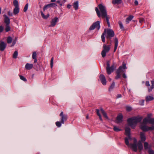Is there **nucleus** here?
Here are the masks:
<instances>
[{
    "label": "nucleus",
    "mask_w": 154,
    "mask_h": 154,
    "mask_svg": "<svg viewBox=\"0 0 154 154\" xmlns=\"http://www.w3.org/2000/svg\"><path fill=\"white\" fill-rule=\"evenodd\" d=\"M131 139H129V137H125V144L128 146H129L131 149L134 152H137V148L139 152H141L143 149V146L142 143L140 141H138L137 143V141L136 139H134L133 143L129 144V140H131Z\"/></svg>",
    "instance_id": "obj_1"
},
{
    "label": "nucleus",
    "mask_w": 154,
    "mask_h": 154,
    "mask_svg": "<svg viewBox=\"0 0 154 154\" xmlns=\"http://www.w3.org/2000/svg\"><path fill=\"white\" fill-rule=\"evenodd\" d=\"M106 35V38L108 41H110L111 38L113 37L115 35L114 31L110 29H105L103 33L101 36L102 41L103 42H105V35Z\"/></svg>",
    "instance_id": "obj_2"
},
{
    "label": "nucleus",
    "mask_w": 154,
    "mask_h": 154,
    "mask_svg": "<svg viewBox=\"0 0 154 154\" xmlns=\"http://www.w3.org/2000/svg\"><path fill=\"white\" fill-rule=\"evenodd\" d=\"M98 7L100 11L97 7H96L95 8L97 15L99 17H101L102 18H104L107 14L106 8L101 4L98 5Z\"/></svg>",
    "instance_id": "obj_3"
},
{
    "label": "nucleus",
    "mask_w": 154,
    "mask_h": 154,
    "mask_svg": "<svg viewBox=\"0 0 154 154\" xmlns=\"http://www.w3.org/2000/svg\"><path fill=\"white\" fill-rule=\"evenodd\" d=\"M142 119V118L138 116L133 117L129 118L127 120L128 125L134 129L137 123L140 122Z\"/></svg>",
    "instance_id": "obj_4"
},
{
    "label": "nucleus",
    "mask_w": 154,
    "mask_h": 154,
    "mask_svg": "<svg viewBox=\"0 0 154 154\" xmlns=\"http://www.w3.org/2000/svg\"><path fill=\"white\" fill-rule=\"evenodd\" d=\"M103 49L101 52V55L103 57H104L106 56V54L108 53L110 49L109 45H107L104 44L103 46Z\"/></svg>",
    "instance_id": "obj_5"
},
{
    "label": "nucleus",
    "mask_w": 154,
    "mask_h": 154,
    "mask_svg": "<svg viewBox=\"0 0 154 154\" xmlns=\"http://www.w3.org/2000/svg\"><path fill=\"white\" fill-rule=\"evenodd\" d=\"M100 22L97 21L96 22L94 23L89 28L90 30H93L96 28L97 30L99 29L100 28Z\"/></svg>",
    "instance_id": "obj_6"
},
{
    "label": "nucleus",
    "mask_w": 154,
    "mask_h": 154,
    "mask_svg": "<svg viewBox=\"0 0 154 154\" xmlns=\"http://www.w3.org/2000/svg\"><path fill=\"white\" fill-rule=\"evenodd\" d=\"M60 116V121L62 124H64V122L66 121L67 119V115L63 114V112H62Z\"/></svg>",
    "instance_id": "obj_7"
},
{
    "label": "nucleus",
    "mask_w": 154,
    "mask_h": 154,
    "mask_svg": "<svg viewBox=\"0 0 154 154\" xmlns=\"http://www.w3.org/2000/svg\"><path fill=\"white\" fill-rule=\"evenodd\" d=\"M58 18L56 17L52 19L51 22V24L49 26V27H54L56 25V23L58 22Z\"/></svg>",
    "instance_id": "obj_8"
},
{
    "label": "nucleus",
    "mask_w": 154,
    "mask_h": 154,
    "mask_svg": "<svg viewBox=\"0 0 154 154\" xmlns=\"http://www.w3.org/2000/svg\"><path fill=\"white\" fill-rule=\"evenodd\" d=\"M114 69L115 68L114 65H112L111 66L106 67V69L108 74H110L111 72H113Z\"/></svg>",
    "instance_id": "obj_9"
},
{
    "label": "nucleus",
    "mask_w": 154,
    "mask_h": 154,
    "mask_svg": "<svg viewBox=\"0 0 154 154\" xmlns=\"http://www.w3.org/2000/svg\"><path fill=\"white\" fill-rule=\"evenodd\" d=\"M99 78L102 84L103 85H106V82L105 76L103 75H101L100 76Z\"/></svg>",
    "instance_id": "obj_10"
},
{
    "label": "nucleus",
    "mask_w": 154,
    "mask_h": 154,
    "mask_svg": "<svg viewBox=\"0 0 154 154\" xmlns=\"http://www.w3.org/2000/svg\"><path fill=\"white\" fill-rule=\"evenodd\" d=\"M125 134L127 135L129 139H131V137L130 136L131 129L129 127H125Z\"/></svg>",
    "instance_id": "obj_11"
},
{
    "label": "nucleus",
    "mask_w": 154,
    "mask_h": 154,
    "mask_svg": "<svg viewBox=\"0 0 154 154\" xmlns=\"http://www.w3.org/2000/svg\"><path fill=\"white\" fill-rule=\"evenodd\" d=\"M6 44L4 42H1L0 43V50L2 51H4L6 48Z\"/></svg>",
    "instance_id": "obj_12"
},
{
    "label": "nucleus",
    "mask_w": 154,
    "mask_h": 154,
    "mask_svg": "<svg viewBox=\"0 0 154 154\" xmlns=\"http://www.w3.org/2000/svg\"><path fill=\"white\" fill-rule=\"evenodd\" d=\"M121 68V67H119L118 69L116 71V73L117 74L115 78V79H118L120 78L121 77L120 73L122 72L120 71V69Z\"/></svg>",
    "instance_id": "obj_13"
},
{
    "label": "nucleus",
    "mask_w": 154,
    "mask_h": 154,
    "mask_svg": "<svg viewBox=\"0 0 154 154\" xmlns=\"http://www.w3.org/2000/svg\"><path fill=\"white\" fill-rule=\"evenodd\" d=\"M3 16L5 17V23L6 24L9 25L10 22V18L5 14Z\"/></svg>",
    "instance_id": "obj_14"
},
{
    "label": "nucleus",
    "mask_w": 154,
    "mask_h": 154,
    "mask_svg": "<svg viewBox=\"0 0 154 154\" xmlns=\"http://www.w3.org/2000/svg\"><path fill=\"white\" fill-rule=\"evenodd\" d=\"M123 116L122 115L120 114L117 116L116 118L117 121L116 123H119L122 122V121Z\"/></svg>",
    "instance_id": "obj_15"
},
{
    "label": "nucleus",
    "mask_w": 154,
    "mask_h": 154,
    "mask_svg": "<svg viewBox=\"0 0 154 154\" xmlns=\"http://www.w3.org/2000/svg\"><path fill=\"white\" fill-rule=\"evenodd\" d=\"M33 66L32 64L27 63L25 66V68L26 69L30 70L33 68Z\"/></svg>",
    "instance_id": "obj_16"
},
{
    "label": "nucleus",
    "mask_w": 154,
    "mask_h": 154,
    "mask_svg": "<svg viewBox=\"0 0 154 154\" xmlns=\"http://www.w3.org/2000/svg\"><path fill=\"white\" fill-rule=\"evenodd\" d=\"M118 44V39L116 38L115 39V47L114 50V52H115L117 48Z\"/></svg>",
    "instance_id": "obj_17"
},
{
    "label": "nucleus",
    "mask_w": 154,
    "mask_h": 154,
    "mask_svg": "<svg viewBox=\"0 0 154 154\" xmlns=\"http://www.w3.org/2000/svg\"><path fill=\"white\" fill-rule=\"evenodd\" d=\"M154 97L152 96H146L145 97V100L146 102H148L153 100Z\"/></svg>",
    "instance_id": "obj_18"
},
{
    "label": "nucleus",
    "mask_w": 154,
    "mask_h": 154,
    "mask_svg": "<svg viewBox=\"0 0 154 154\" xmlns=\"http://www.w3.org/2000/svg\"><path fill=\"white\" fill-rule=\"evenodd\" d=\"M40 12L42 18L45 19H47L49 17V14H48L46 15H45L42 11H40Z\"/></svg>",
    "instance_id": "obj_19"
},
{
    "label": "nucleus",
    "mask_w": 154,
    "mask_h": 154,
    "mask_svg": "<svg viewBox=\"0 0 154 154\" xmlns=\"http://www.w3.org/2000/svg\"><path fill=\"white\" fill-rule=\"evenodd\" d=\"M140 128L143 131H147L148 126L142 125L140 126Z\"/></svg>",
    "instance_id": "obj_20"
},
{
    "label": "nucleus",
    "mask_w": 154,
    "mask_h": 154,
    "mask_svg": "<svg viewBox=\"0 0 154 154\" xmlns=\"http://www.w3.org/2000/svg\"><path fill=\"white\" fill-rule=\"evenodd\" d=\"M134 16L132 15H130L127 17L125 21L126 23V24H128L129 21H131L132 19L133 18Z\"/></svg>",
    "instance_id": "obj_21"
},
{
    "label": "nucleus",
    "mask_w": 154,
    "mask_h": 154,
    "mask_svg": "<svg viewBox=\"0 0 154 154\" xmlns=\"http://www.w3.org/2000/svg\"><path fill=\"white\" fill-rule=\"evenodd\" d=\"M122 0H112V3L113 4L119 5L121 4Z\"/></svg>",
    "instance_id": "obj_22"
},
{
    "label": "nucleus",
    "mask_w": 154,
    "mask_h": 154,
    "mask_svg": "<svg viewBox=\"0 0 154 154\" xmlns=\"http://www.w3.org/2000/svg\"><path fill=\"white\" fill-rule=\"evenodd\" d=\"M140 138L141 141L143 142L145 141L146 140V137L144 135V133L143 132L140 133Z\"/></svg>",
    "instance_id": "obj_23"
},
{
    "label": "nucleus",
    "mask_w": 154,
    "mask_h": 154,
    "mask_svg": "<svg viewBox=\"0 0 154 154\" xmlns=\"http://www.w3.org/2000/svg\"><path fill=\"white\" fill-rule=\"evenodd\" d=\"M152 85L150 88H148V91L150 92L152 91V89L154 88V80L151 81Z\"/></svg>",
    "instance_id": "obj_24"
},
{
    "label": "nucleus",
    "mask_w": 154,
    "mask_h": 154,
    "mask_svg": "<svg viewBox=\"0 0 154 154\" xmlns=\"http://www.w3.org/2000/svg\"><path fill=\"white\" fill-rule=\"evenodd\" d=\"M73 6L75 10H77L78 8V1L75 2L73 5Z\"/></svg>",
    "instance_id": "obj_25"
},
{
    "label": "nucleus",
    "mask_w": 154,
    "mask_h": 154,
    "mask_svg": "<svg viewBox=\"0 0 154 154\" xmlns=\"http://www.w3.org/2000/svg\"><path fill=\"white\" fill-rule=\"evenodd\" d=\"M100 111L104 117L107 119H108V118L106 113L102 108H100Z\"/></svg>",
    "instance_id": "obj_26"
},
{
    "label": "nucleus",
    "mask_w": 154,
    "mask_h": 154,
    "mask_svg": "<svg viewBox=\"0 0 154 154\" xmlns=\"http://www.w3.org/2000/svg\"><path fill=\"white\" fill-rule=\"evenodd\" d=\"M19 11V7H16L14 8L13 10V13L14 15L17 14Z\"/></svg>",
    "instance_id": "obj_27"
},
{
    "label": "nucleus",
    "mask_w": 154,
    "mask_h": 154,
    "mask_svg": "<svg viewBox=\"0 0 154 154\" xmlns=\"http://www.w3.org/2000/svg\"><path fill=\"white\" fill-rule=\"evenodd\" d=\"M119 67H121V68L120 69V71L122 72H124V71H125H125H123V70H122V69H127V67L126 66V64L124 63H123V64H122V66H120Z\"/></svg>",
    "instance_id": "obj_28"
},
{
    "label": "nucleus",
    "mask_w": 154,
    "mask_h": 154,
    "mask_svg": "<svg viewBox=\"0 0 154 154\" xmlns=\"http://www.w3.org/2000/svg\"><path fill=\"white\" fill-rule=\"evenodd\" d=\"M96 111L97 114L99 116L100 119L101 121H102V118L101 116L100 113V110L99 109H96Z\"/></svg>",
    "instance_id": "obj_29"
},
{
    "label": "nucleus",
    "mask_w": 154,
    "mask_h": 154,
    "mask_svg": "<svg viewBox=\"0 0 154 154\" xmlns=\"http://www.w3.org/2000/svg\"><path fill=\"white\" fill-rule=\"evenodd\" d=\"M104 18H106V20L107 23L108 27H110V23H109V17L108 16H107V15H106V16Z\"/></svg>",
    "instance_id": "obj_30"
},
{
    "label": "nucleus",
    "mask_w": 154,
    "mask_h": 154,
    "mask_svg": "<svg viewBox=\"0 0 154 154\" xmlns=\"http://www.w3.org/2000/svg\"><path fill=\"white\" fill-rule=\"evenodd\" d=\"M115 86V83L114 82H113L111 85L110 86L109 88V91H111L114 88Z\"/></svg>",
    "instance_id": "obj_31"
},
{
    "label": "nucleus",
    "mask_w": 154,
    "mask_h": 154,
    "mask_svg": "<svg viewBox=\"0 0 154 154\" xmlns=\"http://www.w3.org/2000/svg\"><path fill=\"white\" fill-rule=\"evenodd\" d=\"M113 130L116 131V132H119V131H121L122 130L121 129L119 128L117 126H114L113 128Z\"/></svg>",
    "instance_id": "obj_32"
},
{
    "label": "nucleus",
    "mask_w": 154,
    "mask_h": 154,
    "mask_svg": "<svg viewBox=\"0 0 154 154\" xmlns=\"http://www.w3.org/2000/svg\"><path fill=\"white\" fill-rule=\"evenodd\" d=\"M11 30V28L10 26L9 25L6 24V27L5 28V30L6 32H8L10 31Z\"/></svg>",
    "instance_id": "obj_33"
},
{
    "label": "nucleus",
    "mask_w": 154,
    "mask_h": 154,
    "mask_svg": "<svg viewBox=\"0 0 154 154\" xmlns=\"http://www.w3.org/2000/svg\"><path fill=\"white\" fill-rule=\"evenodd\" d=\"M12 38L11 36H8L7 38V42L8 43L10 44L11 43Z\"/></svg>",
    "instance_id": "obj_34"
},
{
    "label": "nucleus",
    "mask_w": 154,
    "mask_h": 154,
    "mask_svg": "<svg viewBox=\"0 0 154 154\" xmlns=\"http://www.w3.org/2000/svg\"><path fill=\"white\" fill-rule=\"evenodd\" d=\"M149 123L154 125V118H149Z\"/></svg>",
    "instance_id": "obj_35"
},
{
    "label": "nucleus",
    "mask_w": 154,
    "mask_h": 154,
    "mask_svg": "<svg viewBox=\"0 0 154 154\" xmlns=\"http://www.w3.org/2000/svg\"><path fill=\"white\" fill-rule=\"evenodd\" d=\"M144 147L145 149L146 150L149 149V144L147 142H145L144 144Z\"/></svg>",
    "instance_id": "obj_36"
},
{
    "label": "nucleus",
    "mask_w": 154,
    "mask_h": 154,
    "mask_svg": "<svg viewBox=\"0 0 154 154\" xmlns=\"http://www.w3.org/2000/svg\"><path fill=\"white\" fill-rule=\"evenodd\" d=\"M118 24L119 25V27L121 29H123V30H124V27L123 26V25L122 23V22L121 21H119L118 22Z\"/></svg>",
    "instance_id": "obj_37"
},
{
    "label": "nucleus",
    "mask_w": 154,
    "mask_h": 154,
    "mask_svg": "<svg viewBox=\"0 0 154 154\" xmlns=\"http://www.w3.org/2000/svg\"><path fill=\"white\" fill-rule=\"evenodd\" d=\"M13 4L15 7H19L18 2L17 0H14L13 1Z\"/></svg>",
    "instance_id": "obj_38"
},
{
    "label": "nucleus",
    "mask_w": 154,
    "mask_h": 154,
    "mask_svg": "<svg viewBox=\"0 0 154 154\" xmlns=\"http://www.w3.org/2000/svg\"><path fill=\"white\" fill-rule=\"evenodd\" d=\"M18 54V53L17 51H15L13 55V58L15 59L17 57Z\"/></svg>",
    "instance_id": "obj_39"
},
{
    "label": "nucleus",
    "mask_w": 154,
    "mask_h": 154,
    "mask_svg": "<svg viewBox=\"0 0 154 154\" xmlns=\"http://www.w3.org/2000/svg\"><path fill=\"white\" fill-rule=\"evenodd\" d=\"M20 79L24 81V82H26L27 80L23 76L21 75H19Z\"/></svg>",
    "instance_id": "obj_40"
},
{
    "label": "nucleus",
    "mask_w": 154,
    "mask_h": 154,
    "mask_svg": "<svg viewBox=\"0 0 154 154\" xmlns=\"http://www.w3.org/2000/svg\"><path fill=\"white\" fill-rule=\"evenodd\" d=\"M149 119L145 118L143 119V122L145 124H146L148 123H149Z\"/></svg>",
    "instance_id": "obj_41"
},
{
    "label": "nucleus",
    "mask_w": 154,
    "mask_h": 154,
    "mask_svg": "<svg viewBox=\"0 0 154 154\" xmlns=\"http://www.w3.org/2000/svg\"><path fill=\"white\" fill-rule=\"evenodd\" d=\"M28 7V4H26L25 5L24 8L23 9V11L24 12H26L27 10Z\"/></svg>",
    "instance_id": "obj_42"
},
{
    "label": "nucleus",
    "mask_w": 154,
    "mask_h": 154,
    "mask_svg": "<svg viewBox=\"0 0 154 154\" xmlns=\"http://www.w3.org/2000/svg\"><path fill=\"white\" fill-rule=\"evenodd\" d=\"M61 121L60 122H57L56 123V126L58 127H61Z\"/></svg>",
    "instance_id": "obj_43"
},
{
    "label": "nucleus",
    "mask_w": 154,
    "mask_h": 154,
    "mask_svg": "<svg viewBox=\"0 0 154 154\" xmlns=\"http://www.w3.org/2000/svg\"><path fill=\"white\" fill-rule=\"evenodd\" d=\"M49 7H56L57 6V5L54 3H51L50 4H49Z\"/></svg>",
    "instance_id": "obj_44"
},
{
    "label": "nucleus",
    "mask_w": 154,
    "mask_h": 154,
    "mask_svg": "<svg viewBox=\"0 0 154 154\" xmlns=\"http://www.w3.org/2000/svg\"><path fill=\"white\" fill-rule=\"evenodd\" d=\"M37 54L36 52H34L32 55V58L34 59L36 58Z\"/></svg>",
    "instance_id": "obj_45"
},
{
    "label": "nucleus",
    "mask_w": 154,
    "mask_h": 154,
    "mask_svg": "<svg viewBox=\"0 0 154 154\" xmlns=\"http://www.w3.org/2000/svg\"><path fill=\"white\" fill-rule=\"evenodd\" d=\"M53 61H54V58L53 57H52L51 58V63H50V65L51 67V68H52L53 66Z\"/></svg>",
    "instance_id": "obj_46"
},
{
    "label": "nucleus",
    "mask_w": 154,
    "mask_h": 154,
    "mask_svg": "<svg viewBox=\"0 0 154 154\" xmlns=\"http://www.w3.org/2000/svg\"><path fill=\"white\" fill-rule=\"evenodd\" d=\"M17 40V37H15V40H14L13 42V43H12V45L11 46H14L15 45V44L16 43Z\"/></svg>",
    "instance_id": "obj_47"
},
{
    "label": "nucleus",
    "mask_w": 154,
    "mask_h": 154,
    "mask_svg": "<svg viewBox=\"0 0 154 154\" xmlns=\"http://www.w3.org/2000/svg\"><path fill=\"white\" fill-rule=\"evenodd\" d=\"M154 130V126H152L151 127H148V131L149 130Z\"/></svg>",
    "instance_id": "obj_48"
},
{
    "label": "nucleus",
    "mask_w": 154,
    "mask_h": 154,
    "mask_svg": "<svg viewBox=\"0 0 154 154\" xmlns=\"http://www.w3.org/2000/svg\"><path fill=\"white\" fill-rule=\"evenodd\" d=\"M49 4H48L47 5H45L43 8V11H45L48 8H49Z\"/></svg>",
    "instance_id": "obj_49"
},
{
    "label": "nucleus",
    "mask_w": 154,
    "mask_h": 154,
    "mask_svg": "<svg viewBox=\"0 0 154 154\" xmlns=\"http://www.w3.org/2000/svg\"><path fill=\"white\" fill-rule=\"evenodd\" d=\"M144 21V19L143 18H140L139 19V21L140 23H142Z\"/></svg>",
    "instance_id": "obj_50"
},
{
    "label": "nucleus",
    "mask_w": 154,
    "mask_h": 154,
    "mask_svg": "<svg viewBox=\"0 0 154 154\" xmlns=\"http://www.w3.org/2000/svg\"><path fill=\"white\" fill-rule=\"evenodd\" d=\"M149 154H154V151L151 149H149L148 151Z\"/></svg>",
    "instance_id": "obj_51"
},
{
    "label": "nucleus",
    "mask_w": 154,
    "mask_h": 154,
    "mask_svg": "<svg viewBox=\"0 0 154 154\" xmlns=\"http://www.w3.org/2000/svg\"><path fill=\"white\" fill-rule=\"evenodd\" d=\"M144 100H142L140 101L139 103L140 104V105H144Z\"/></svg>",
    "instance_id": "obj_52"
},
{
    "label": "nucleus",
    "mask_w": 154,
    "mask_h": 154,
    "mask_svg": "<svg viewBox=\"0 0 154 154\" xmlns=\"http://www.w3.org/2000/svg\"><path fill=\"white\" fill-rule=\"evenodd\" d=\"M132 109L131 107L130 106H127L126 107V110L128 111H130Z\"/></svg>",
    "instance_id": "obj_53"
},
{
    "label": "nucleus",
    "mask_w": 154,
    "mask_h": 154,
    "mask_svg": "<svg viewBox=\"0 0 154 154\" xmlns=\"http://www.w3.org/2000/svg\"><path fill=\"white\" fill-rule=\"evenodd\" d=\"M4 29V28L3 26H0V33L2 32Z\"/></svg>",
    "instance_id": "obj_54"
},
{
    "label": "nucleus",
    "mask_w": 154,
    "mask_h": 154,
    "mask_svg": "<svg viewBox=\"0 0 154 154\" xmlns=\"http://www.w3.org/2000/svg\"><path fill=\"white\" fill-rule=\"evenodd\" d=\"M110 61L108 60L107 61V67H110Z\"/></svg>",
    "instance_id": "obj_55"
},
{
    "label": "nucleus",
    "mask_w": 154,
    "mask_h": 154,
    "mask_svg": "<svg viewBox=\"0 0 154 154\" xmlns=\"http://www.w3.org/2000/svg\"><path fill=\"white\" fill-rule=\"evenodd\" d=\"M8 15L9 16H12V14L10 11H9L8 12Z\"/></svg>",
    "instance_id": "obj_56"
},
{
    "label": "nucleus",
    "mask_w": 154,
    "mask_h": 154,
    "mask_svg": "<svg viewBox=\"0 0 154 154\" xmlns=\"http://www.w3.org/2000/svg\"><path fill=\"white\" fill-rule=\"evenodd\" d=\"M145 85L147 86H150L149 82V81L146 82Z\"/></svg>",
    "instance_id": "obj_57"
},
{
    "label": "nucleus",
    "mask_w": 154,
    "mask_h": 154,
    "mask_svg": "<svg viewBox=\"0 0 154 154\" xmlns=\"http://www.w3.org/2000/svg\"><path fill=\"white\" fill-rule=\"evenodd\" d=\"M57 2L60 4V6H62V3H61V1H57Z\"/></svg>",
    "instance_id": "obj_58"
},
{
    "label": "nucleus",
    "mask_w": 154,
    "mask_h": 154,
    "mask_svg": "<svg viewBox=\"0 0 154 154\" xmlns=\"http://www.w3.org/2000/svg\"><path fill=\"white\" fill-rule=\"evenodd\" d=\"M152 116V114L151 113L147 115V118L148 119L151 118L150 117Z\"/></svg>",
    "instance_id": "obj_59"
},
{
    "label": "nucleus",
    "mask_w": 154,
    "mask_h": 154,
    "mask_svg": "<svg viewBox=\"0 0 154 154\" xmlns=\"http://www.w3.org/2000/svg\"><path fill=\"white\" fill-rule=\"evenodd\" d=\"M122 97V95L121 94H118L117 96V98H120Z\"/></svg>",
    "instance_id": "obj_60"
},
{
    "label": "nucleus",
    "mask_w": 154,
    "mask_h": 154,
    "mask_svg": "<svg viewBox=\"0 0 154 154\" xmlns=\"http://www.w3.org/2000/svg\"><path fill=\"white\" fill-rule=\"evenodd\" d=\"M138 1L137 0L135 1L134 2V4L135 5H138Z\"/></svg>",
    "instance_id": "obj_61"
},
{
    "label": "nucleus",
    "mask_w": 154,
    "mask_h": 154,
    "mask_svg": "<svg viewBox=\"0 0 154 154\" xmlns=\"http://www.w3.org/2000/svg\"><path fill=\"white\" fill-rule=\"evenodd\" d=\"M122 76H123V77L125 79L127 78V76H126V75H125V73H124L123 74Z\"/></svg>",
    "instance_id": "obj_62"
},
{
    "label": "nucleus",
    "mask_w": 154,
    "mask_h": 154,
    "mask_svg": "<svg viewBox=\"0 0 154 154\" xmlns=\"http://www.w3.org/2000/svg\"><path fill=\"white\" fill-rule=\"evenodd\" d=\"M71 7V5H70L68 4L67 5V7L68 8H70Z\"/></svg>",
    "instance_id": "obj_63"
},
{
    "label": "nucleus",
    "mask_w": 154,
    "mask_h": 154,
    "mask_svg": "<svg viewBox=\"0 0 154 154\" xmlns=\"http://www.w3.org/2000/svg\"><path fill=\"white\" fill-rule=\"evenodd\" d=\"M34 59V63H36L37 62V60L36 58Z\"/></svg>",
    "instance_id": "obj_64"
}]
</instances>
